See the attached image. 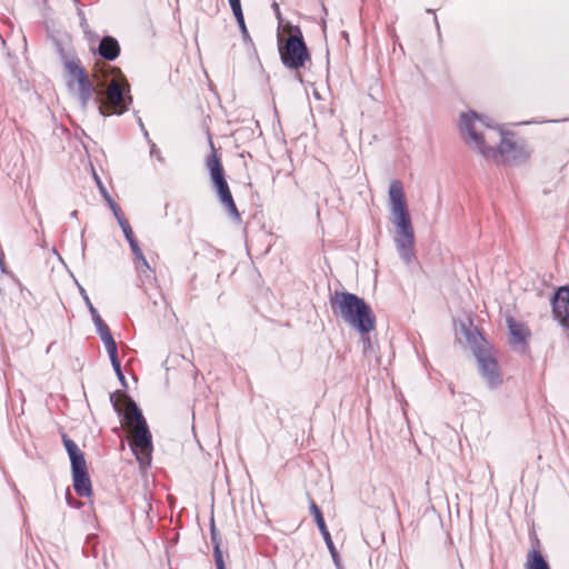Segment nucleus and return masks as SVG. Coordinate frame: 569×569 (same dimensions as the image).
<instances>
[{
	"label": "nucleus",
	"mask_w": 569,
	"mask_h": 569,
	"mask_svg": "<svg viewBox=\"0 0 569 569\" xmlns=\"http://www.w3.org/2000/svg\"><path fill=\"white\" fill-rule=\"evenodd\" d=\"M459 131L463 142L485 159L521 164L530 158L531 151L523 140L506 137L473 111L460 116Z\"/></svg>",
	"instance_id": "1"
},
{
	"label": "nucleus",
	"mask_w": 569,
	"mask_h": 569,
	"mask_svg": "<svg viewBox=\"0 0 569 569\" xmlns=\"http://www.w3.org/2000/svg\"><path fill=\"white\" fill-rule=\"evenodd\" d=\"M330 307L335 315L340 316L348 325L358 330L363 343V353L372 351L369 332L376 328V316L369 305L355 293L335 291L330 296Z\"/></svg>",
	"instance_id": "2"
},
{
	"label": "nucleus",
	"mask_w": 569,
	"mask_h": 569,
	"mask_svg": "<svg viewBox=\"0 0 569 569\" xmlns=\"http://www.w3.org/2000/svg\"><path fill=\"white\" fill-rule=\"evenodd\" d=\"M388 197L392 223L397 228L395 242L400 258L406 263H410L413 257L415 232L407 208L403 184L400 180L391 181Z\"/></svg>",
	"instance_id": "3"
},
{
	"label": "nucleus",
	"mask_w": 569,
	"mask_h": 569,
	"mask_svg": "<svg viewBox=\"0 0 569 569\" xmlns=\"http://www.w3.org/2000/svg\"><path fill=\"white\" fill-rule=\"evenodd\" d=\"M102 82H104L103 93L94 99L99 113L102 116L124 113L132 102V97L129 94L130 86L120 69L103 68Z\"/></svg>",
	"instance_id": "4"
},
{
	"label": "nucleus",
	"mask_w": 569,
	"mask_h": 569,
	"mask_svg": "<svg viewBox=\"0 0 569 569\" xmlns=\"http://www.w3.org/2000/svg\"><path fill=\"white\" fill-rule=\"evenodd\" d=\"M286 31L289 37L279 40L278 50L282 64L293 71H299L311 61V54L303 40L302 31L298 26H288Z\"/></svg>",
	"instance_id": "5"
},
{
	"label": "nucleus",
	"mask_w": 569,
	"mask_h": 569,
	"mask_svg": "<svg viewBox=\"0 0 569 569\" xmlns=\"http://www.w3.org/2000/svg\"><path fill=\"white\" fill-rule=\"evenodd\" d=\"M64 68L72 78V81L77 83L78 98L82 108H87L92 99L94 100L98 94L103 93V69L97 71L93 74V79L90 80L88 73L81 67L80 60L77 58L67 59L64 57Z\"/></svg>",
	"instance_id": "6"
},
{
	"label": "nucleus",
	"mask_w": 569,
	"mask_h": 569,
	"mask_svg": "<svg viewBox=\"0 0 569 569\" xmlns=\"http://www.w3.org/2000/svg\"><path fill=\"white\" fill-rule=\"evenodd\" d=\"M480 373L490 388H496L502 382L497 359L488 349L477 348L475 350Z\"/></svg>",
	"instance_id": "7"
},
{
	"label": "nucleus",
	"mask_w": 569,
	"mask_h": 569,
	"mask_svg": "<svg viewBox=\"0 0 569 569\" xmlns=\"http://www.w3.org/2000/svg\"><path fill=\"white\" fill-rule=\"evenodd\" d=\"M130 448L139 465L144 468L150 466L152 459V437L149 428L131 432Z\"/></svg>",
	"instance_id": "8"
},
{
	"label": "nucleus",
	"mask_w": 569,
	"mask_h": 569,
	"mask_svg": "<svg viewBox=\"0 0 569 569\" xmlns=\"http://www.w3.org/2000/svg\"><path fill=\"white\" fill-rule=\"evenodd\" d=\"M552 313L559 323L569 329V287H561L551 299Z\"/></svg>",
	"instance_id": "9"
},
{
	"label": "nucleus",
	"mask_w": 569,
	"mask_h": 569,
	"mask_svg": "<svg viewBox=\"0 0 569 569\" xmlns=\"http://www.w3.org/2000/svg\"><path fill=\"white\" fill-rule=\"evenodd\" d=\"M309 509H310L311 515L315 517V521L323 537V540L330 551V555H331L336 566L339 567V556H338V552L333 545V541L331 539L330 532L326 526L325 519L322 517V512L312 499L310 500Z\"/></svg>",
	"instance_id": "10"
},
{
	"label": "nucleus",
	"mask_w": 569,
	"mask_h": 569,
	"mask_svg": "<svg viewBox=\"0 0 569 569\" xmlns=\"http://www.w3.org/2000/svg\"><path fill=\"white\" fill-rule=\"evenodd\" d=\"M123 417L127 422V427L131 432L148 428L141 410L131 398H126V410L123 412Z\"/></svg>",
	"instance_id": "11"
},
{
	"label": "nucleus",
	"mask_w": 569,
	"mask_h": 569,
	"mask_svg": "<svg viewBox=\"0 0 569 569\" xmlns=\"http://www.w3.org/2000/svg\"><path fill=\"white\" fill-rule=\"evenodd\" d=\"M217 193H218V197H219V200L221 202V204L223 206V208L226 209V211L228 212V214L233 218L234 220L237 221H240V213L237 209V206L234 203V200L232 198V194H231V191L229 189V186H228V182L227 180H222L216 184H213Z\"/></svg>",
	"instance_id": "12"
},
{
	"label": "nucleus",
	"mask_w": 569,
	"mask_h": 569,
	"mask_svg": "<svg viewBox=\"0 0 569 569\" xmlns=\"http://www.w3.org/2000/svg\"><path fill=\"white\" fill-rule=\"evenodd\" d=\"M211 152L206 157V168L209 171L212 184L226 179L220 158L217 156L213 142L210 140Z\"/></svg>",
	"instance_id": "13"
},
{
	"label": "nucleus",
	"mask_w": 569,
	"mask_h": 569,
	"mask_svg": "<svg viewBox=\"0 0 569 569\" xmlns=\"http://www.w3.org/2000/svg\"><path fill=\"white\" fill-rule=\"evenodd\" d=\"M127 241L130 244L131 251L133 252L136 259H137V269L141 276H143L147 280H152L153 271L151 270L147 259L144 258V254L142 250L140 249L138 241L134 237V234H131L126 238Z\"/></svg>",
	"instance_id": "14"
},
{
	"label": "nucleus",
	"mask_w": 569,
	"mask_h": 569,
	"mask_svg": "<svg viewBox=\"0 0 569 569\" xmlns=\"http://www.w3.org/2000/svg\"><path fill=\"white\" fill-rule=\"evenodd\" d=\"M507 323L511 336V345L515 347L520 346L521 348H525L527 339L530 336L528 327L511 317L507 319Z\"/></svg>",
	"instance_id": "15"
},
{
	"label": "nucleus",
	"mask_w": 569,
	"mask_h": 569,
	"mask_svg": "<svg viewBox=\"0 0 569 569\" xmlns=\"http://www.w3.org/2000/svg\"><path fill=\"white\" fill-rule=\"evenodd\" d=\"M73 488L78 496L89 497L92 492L91 480L88 475L87 466L79 470H72Z\"/></svg>",
	"instance_id": "16"
},
{
	"label": "nucleus",
	"mask_w": 569,
	"mask_h": 569,
	"mask_svg": "<svg viewBox=\"0 0 569 569\" xmlns=\"http://www.w3.org/2000/svg\"><path fill=\"white\" fill-rule=\"evenodd\" d=\"M98 53L106 60L112 61L119 57L120 46L116 38L106 36L101 39Z\"/></svg>",
	"instance_id": "17"
},
{
	"label": "nucleus",
	"mask_w": 569,
	"mask_h": 569,
	"mask_svg": "<svg viewBox=\"0 0 569 569\" xmlns=\"http://www.w3.org/2000/svg\"><path fill=\"white\" fill-rule=\"evenodd\" d=\"M106 198H107V200L109 202V206H110V208H111V210H112V212H113V214H114L119 226L122 229V232H123L124 237L127 238V237L133 234V231H132L128 220L124 218L120 207L111 198H109L107 194H106Z\"/></svg>",
	"instance_id": "18"
},
{
	"label": "nucleus",
	"mask_w": 569,
	"mask_h": 569,
	"mask_svg": "<svg viewBox=\"0 0 569 569\" xmlns=\"http://www.w3.org/2000/svg\"><path fill=\"white\" fill-rule=\"evenodd\" d=\"M210 531H211V541L213 543V556H214V561H216V565H217V569H226L224 568V561H223L222 551L220 549L219 533H218V530L216 529V526H214L213 521L211 522Z\"/></svg>",
	"instance_id": "19"
},
{
	"label": "nucleus",
	"mask_w": 569,
	"mask_h": 569,
	"mask_svg": "<svg viewBox=\"0 0 569 569\" xmlns=\"http://www.w3.org/2000/svg\"><path fill=\"white\" fill-rule=\"evenodd\" d=\"M526 569H550L548 562L538 550H531L528 553Z\"/></svg>",
	"instance_id": "20"
},
{
	"label": "nucleus",
	"mask_w": 569,
	"mask_h": 569,
	"mask_svg": "<svg viewBox=\"0 0 569 569\" xmlns=\"http://www.w3.org/2000/svg\"><path fill=\"white\" fill-rule=\"evenodd\" d=\"M102 342L104 343L106 350L109 355L110 361L116 362L118 358V349L117 343L114 339L111 336L110 330H104L103 332L99 333Z\"/></svg>",
	"instance_id": "21"
},
{
	"label": "nucleus",
	"mask_w": 569,
	"mask_h": 569,
	"mask_svg": "<svg viewBox=\"0 0 569 569\" xmlns=\"http://www.w3.org/2000/svg\"><path fill=\"white\" fill-rule=\"evenodd\" d=\"M86 303L88 306V309L90 311V315L92 317L93 323L97 328L98 333L103 332L104 330H108V326L104 323L102 318L100 317L98 310L93 307L88 296H84Z\"/></svg>",
	"instance_id": "22"
},
{
	"label": "nucleus",
	"mask_w": 569,
	"mask_h": 569,
	"mask_svg": "<svg viewBox=\"0 0 569 569\" xmlns=\"http://www.w3.org/2000/svg\"><path fill=\"white\" fill-rule=\"evenodd\" d=\"M68 456L71 461V470H77V469L79 470L80 468L87 466L84 455L79 448H76L74 450L69 451Z\"/></svg>",
	"instance_id": "23"
},
{
	"label": "nucleus",
	"mask_w": 569,
	"mask_h": 569,
	"mask_svg": "<svg viewBox=\"0 0 569 569\" xmlns=\"http://www.w3.org/2000/svg\"><path fill=\"white\" fill-rule=\"evenodd\" d=\"M68 456L71 461V470H77V469L79 470L80 468L87 466L84 455L79 448H76L74 450L69 451Z\"/></svg>",
	"instance_id": "24"
},
{
	"label": "nucleus",
	"mask_w": 569,
	"mask_h": 569,
	"mask_svg": "<svg viewBox=\"0 0 569 569\" xmlns=\"http://www.w3.org/2000/svg\"><path fill=\"white\" fill-rule=\"evenodd\" d=\"M234 18L239 24L243 40L244 41L250 40V36H249L248 29L244 23L243 12L234 13Z\"/></svg>",
	"instance_id": "25"
},
{
	"label": "nucleus",
	"mask_w": 569,
	"mask_h": 569,
	"mask_svg": "<svg viewBox=\"0 0 569 569\" xmlns=\"http://www.w3.org/2000/svg\"><path fill=\"white\" fill-rule=\"evenodd\" d=\"M62 440H63V445H64L67 452L72 451L76 448H78L77 443L73 440H71L67 435L62 436Z\"/></svg>",
	"instance_id": "26"
},
{
	"label": "nucleus",
	"mask_w": 569,
	"mask_h": 569,
	"mask_svg": "<svg viewBox=\"0 0 569 569\" xmlns=\"http://www.w3.org/2000/svg\"><path fill=\"white\" fill-rule=\"evenodd\" d=\"M111 365H112V368L114 369V372H116L117 377L119 378V380L121 382H124V376H123V373L121 371L120 360L117 359V361L116 362H111Z\"/></svg>",
	"instance_id": "27"
},
{
	"label": "nucleus",
	"mask_w": 569,
	"mask_h": 569,
	"mask_svg": "<svg viewBox=\"0 0 569 569\" xmlns=\"http://www.w3.org/2000/svg\"><path fill=\"white\" fill-rule=\"evenodd\" d=\"M228 1H229V4L231 7L233 14L242 12L240 0H228Z\"/></svg>",
	"instance_id": "28"
},
{
	"label": "nucleus",
	"mask_w": 569,
	"mask_h": 569,
	"mask_svg": "<svg viewBox=\"0 0 569 569\" xmlns=\"http://www.w3.org/2000/svg\"><path fill=\"white\" fill-rule=\"evenodd\" d=\"M150 156L156 157L159 161L163 160L160 154V150L157 148L156 143L150 144Z\"/></svg>",
	"instance_id": "29"
},
{
	"label": "nucleus",
	"mask_w": 569,
	"mask_h": 569,
	"mask_svg": "<svg viewBox=\"0 0 569 569\" xmlns=\"http://www.w3.org/2000/svg\"><path fill=\"white\" fill-rule=\"evenodd\" d=\"M113 398H114V397H113V395H111V396H110V400H111V402L113 403L114 409H116L119 413H121L122 411H121V409L119 408V406H118L117 401H114V400H113Z\"/></svg>",
	"instance_id": "30"
},
{
	"label": "nucleus",
	"mask_w": 569,
	"mask_h": 569,
	"mask_svg": "<svg viewBox=\"0 0 569 569\" xmlns=\"http://www.w3.org/2000/svg\"><path fill=\"white\" fill-rule=\"evenodd\" d=\"M2 260H4V254L2 251H0V263H2Z\"/></svg>",
	"instance_id": "31"
},
{
	"label": "nucleus",
	"mask_w": 569,
	"mask_h": 569,
	"mask_svg": "<svg viewBox=\"0 0 569 569\" xmlns=\"http://www.w3.org/2000/svg\"><path fill=\"white\" fill-rule=\"evenodd\" d=\"M67 500H68V505L72 506V505H71V501H70V493H69V492H68V495H67Z\"/></svg>",
	"instance_id": "32"
},
{
	"label": "nucleus",
	"mask_w": 569,
	"mask_h": 569,
	"mask_svg": "<svg viewBox=\"0 0 569 569\" xmlns=\"http://www.w3.org/2000/svg\"><path fill=\"white\" fill-rule=\"evenodd\" d=\"M0 268L2 271H4V261L2 260V263H0Z\"/></svg>",
	"instance_id": "33"
},
{
	"label": "nucleus",
	"mask_w": 569,
	"mask_h": 569,
	"mask_svg": "<svg viewBox=\"0 0 569 569\" xmlns=\"http://www.w3.org/2000/svg\"><path fill=\"white\" fill-rule=\"evenodd\" d=\"M273 7H274L276 11L279 13V7H278V3H274V4H273Z\"/></svg>",
	"instance_id": "34"
},
{
	"label": "nucleus",
	"mask_w": 569,
	"mask_h": 569,
	"mask_svg": "<svg viewBox=\"0 0 569 569\" xmlns=\"http://www.w3.org/2000/svg\"><path fill=\"white\" fill-rule=\"evenodd\" d=\"M139 123H140L141 129L144 130V127H143V123H142L141 119H139Z\"/></svg>",
	"instance_id": "35"
},
{
	"label": "nucleus",
	"mask_w": 569,
	"mask_h": 569,
	"mask_svg": "<svg viewBox=\"0 0 569 569\" xmlns=\"http://www.w3.org/2000/svg\"><path fill=\"white\" fill-rule=\"evenodd\" d=\"M77 213H78V211H76V210H74V211L71 213V216H72V217H77Z\"/></svg>",
	"instance_id": "36"
}]
</instances>
